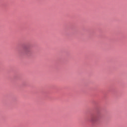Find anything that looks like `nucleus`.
I'll use <instances>...</instances> for the list:
<instances>
[{"label":"nucleus","mask_w":127,"mask_h":127,"mask_svg":"<svg viewBox=\"0 0 127 127\" xmlns=\"http://www.w3.org/2000/svg\"><path fill=\"white\" fill-rule=\"evenodd\" d=\"M92 121L93 123H95V121L94 120V119H92Z\"/></svg>","instance_id":"f257e3e1"}]
</instances>
